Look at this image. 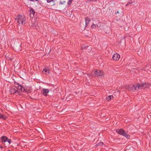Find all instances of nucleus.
Here are the masks:
<instances>
[{"label":"nucleus","mask_w":151,"mask_h":151,"mask_svg":"<svg viewBox=\"0 0 151 151\" xmlns=\"http://www.w3.org/2000/svg\"><path fill=\"white\" fill-rule=\"evenodd\" d=\"M95 74L97 76L98 78H101L104 77V72L99 70H97L95 72Z\"/></svg>","instance_id":"obj_5"},{"label":"nucleus","mask_w":151,"mask_h":151,"mask_svg":"<svg viewBox=\"0 0 151 151\" xmlns=\"http://www.w3.org/2000/svg\"><path fill=\"white\" fill-rule=\"evenodd\" d=\"M36 25H37V24H36V23L35 22L34 23H33L32 24L31 26L33 27H35L36 26Z\"/></svg>","instance_id":"obj_19"},{"label":"nucleus","mask_w":151,"mask_h":151,"mask_svg":"<svg viewBox=\"0 0 151 151\" xmlns=\"http://www.w3.org/2000/svg\"><path fill=\"white\" fill-rule=\"evenodd\" d=\"M0 147L1 148V149H2L3 148V147L2 146H0Z\"/></svg>","instance_id":"obj_25"},{"label":"nucleus","mask_w":151,"mask_h":151,"mask_svg":"<svg viewBox=\"0 0 151 151\" xmlns=\"http://www.w3.org/2000/svg\"><path fill=\"white\" fill-rule=\"evenodd\" d=\"M16 19L17 21V22L19 26H22L25 23L26 18L23 15H18Z\"/></svg>","instance_id":"obj_2"},{"label":"nucleus","mask_w":151,"mask_h":151,"mask_svg":"<svg viewBox=\"0 0 151 151\" xmlns=\"http://www.w3.org/2000/svg\"><path fill=\"white\" fill-rule=\"evenodd\" d=\"M117 13H119V11H117V12H116V14Z\"/></svg>","instance_id":"obj_26"},{"label":"nucleus","mask_w":151,"mask_h":151,"mask_svg":"<svg viewBox=\"0 0 151 151\" xmlns=\"http://www.w3.org/2000/svg\"><path fill=\"white\" fill-rule=\"evenodd\" d=\"M1 140L2 142H8L9 144H10L11 142V140L10 139H8L6 136H3L2 137Z\"/></svg>","instance_id":"obj_7"},{"label":"nucleus","mask_w":151,"mask_h":151,"mask_svg":"<svg viewBox=\"0 0 151 151\" xmlns=\"http://www.w3.org/2000/svg\"><path fill=\"white\" fill-rule=\"evenodd\" d=\"M104 143L102 142H100L99 143H98L97 144V146H102L103 145Z\"/></svg>","instance_id":"obj_20"},{"label":"nucleus","mask_w":151,"mask_h":151,"mask_svg":"<svg viewBox=\"0 0 151 151\" xmlns=\"http://www.w3.org/2000/svg\"><path fill=\"white\" fill-rule=\"evenodd\" d=\"M53 1V0H47V2L48 3H50Z\"/></svg>","instance_id":"obj_23"},{"label":"nucleus","mask_w":151,"mask_h":151,"mask_svg":"<svg viewBox=\"0 0 151 151\" xmlns=\"http://www.w3.org/2000/svg\"><path fill=\"white\" fill-rule=\"evenodd\" d=\"M87 47L86 46V45L84 44H83L81 46V49L82 50H83L85 49H86V48Z\"/></svg>","instance_id":"obj_18"},{"label":"nucleus","mask_w":151,"mask_h":151,"mask_svg":"<svg viewBox=\"0 0 151 151\" xmlns=\"http://www.w3.org/2000/svg\"><path fill=\"white\" fill-rule=\"evenodd\" d=\"M96 27V26L95 24H92L91 26V28H95Z\"/></svg>","instance_id":"obj_21"},{"label":"nucleus","mask_w":151,"mask_h":151,"mask_svg":"<svg viewBox=\"0 0 151 151\" xmlns=\"http://www.w3.org/2000/svg\"><path fill=\"white\" fill-rule=\"evenodd\" d=\"M91 50V47L87 46L86 48V50L87 52H89Z\"/></svg>","instance_id":"obj_16"},{"label":"nucleus","mask_w":151,"mask_h":151,"mask_svg":"<svg viewBox=\"0 0 151 151\" xmlns=\"http://www.w3.org/2000/svg\"><path fill=\"white\" fill-rule=\"evenodd\" d=\"M73 0H69L68 2V5H70L71 3H72V1Z\"/></svg>","instance_id":"obj_22"},{"label":"nucleus","mask_w":151,"mask_h":151,"mask_svg":"<svg viewBox=\"0 0 151 151\" xmlns=\"http://www.w3.org/2000/svg\"><path fill=\"white\" fill-rule=\"evenodd\" d=\"M42 72L45 74L48 75L50 73L49 70L48 68H45L43 69Z\"/></svg>","instance_id":"obj_12"},{"label":"nucleus","mask_w":151,"mask_h":151,"mask_svg":"<svg viewBox=\"0 0 151 151\" xmlns=\"http://www.w3.org/2000/svg\"><path fill=\"white\" fill-rule=\"evenodd\" d=\"M8 151H9V150Z\"/></svg>","instance_id":"obj_27"},{"label":"nucleus","mask_w":151,"mask_h":151,"mask_svg":"<svg viewBox=\"0 0 151 151\" xmlns=\"http://www.w3.org/2000/svg\"><path fill=\"white\" fill-rule=\"evenodd\" d=\"M10 92L12 94L15 93L16 95H20L21 92L30 93L31 91L30 90H28L25 89L24 87L21 85H18L17 87L15 86L12 87L10 90Z\"/></svg>","instance_id":"obj_1"},{"label":"nucleus","mask_w":151,"mask_h":151,"mask_svg":"<svg viewBox=\"0 0 151 151\" xmlns=\"http://www.w3.org/2000/svg\"><path fill=\"white\" fill-rule=\"evenodd\" d=\"M116 132L119 134L122 135L127 139H129L130 136L126 133L122 129H117Z\"/></svg>","instance_id":"obj_3"},{"label":"nucleus","mask_w":151,"mask_h":151,"mask_svg":"<svg viewBox=\"0 0 151 151\" xmlns=\"http://www.w3.org/2000/svg\"><path fill=\"white\" fill-rule=\"evenodd\" d=\"M114 97L113 96L111 95L108 96L106 98V99L108 101H110Z\"/></svg>","instance_id":"obj_15"},{"label":"nucleus","mask_w":151,"mask_h":151,"mask_svg":"<svg viewBox=\"0 0 151 151\" xmlns=\"http://www.w3.org/2000/svg\"><path fill=\"white\" fill-rule=\"evenodd\" d=\"M120 58V55L117 53H115L113 56V60L115 61L118 60Z\"/></svg>","instance_id":"obj_8"},{"label":"nucleus","mask_w":151,"mask_h":151,"mask_svg":"<svg viewBox=\"0 0 151 151\" xmlns=\"http://www.w3.org/2000/svg\"><path fill=\"white\" fill-rule=\"evenodd\" d=\"M35 12L34 10H30V16L33 18L34 17V15Z\"/></svg>","instance_id":"obj_13"},{"label":"nucleus","mask_w":151,"mask_h":151,"mask_svg":"<svg viewBox=\"0 0 151 151\" xmlns=\"http://www.w3.org/2000/svg\"><path fill=\"white\" fill-rule=\"evenodd\" d=\"M150 84L149 83H142L137 85L138 89H139L145 88H148L150 86Z\"/></svg>","instance_id":"obj_4"},{"label":"nucleus","mask_w":151,"mask_h":151,"mask_svg":"<svg viewBox=\"0 0 151 151\" xmlns=\"http://www.w3.org/2000/svg\"><path fill=\"white\" fill-rule=\"evenodd\" d=\"M137 86H135L133 85H128L127 87L128 89L132 92L134 91L136 89H137Z\"/></svg>","instance_id":"obj_6"},{"label":"nucleus","mask_w":151,"mask_h":151,"mask_svg":"<svg viewBox=\"0 0 151 151\" xmlns=\"http://www.w3.org/2000/svg\"><path fill=\"white\" fill-rule=\"evenodd\" d=\"M42 93L45 96H47V94L49 91L48 89H43L42 90Z\"/></svg>","instance_id":"obj_9"},{"label":"nucleus","mask_w":151,"mask_h":151,"mask_svg":"<svg viewBox=\"0 0 151 151\" xmlns=\"http://www.w3.org/2000/svg\"><path fill=\"white\" fill-rule=\"evenodd\" d=\"M30 1H38L39 0H30Z\"/></svg>","instance_id":"obj_24"},{"label":"nucleus","mask_w":151,"mask_h":151,"mask_svg":"<svg viewBox=\"0 0 151 151\" xmlns=\"http://www.w3.org/2000/svg\"><path fill=\"white\" fill-rule=\"evenodd\" d=\"M85 20L86 27H87L88 26L89 22L91 21V19L90 18L87 17L85 18Z\"/></svg>","instance_id":"obj_10"},{"label":"nucleus","mask_w":151,"mask_h":151,"mask_svg":"<svg viewBox=\"0 0 151 151\" xmlns=\"http://www.w3.org/2000/svg\"><path fill=\"white\" fill-rule=\"evenodd\" d=\"M66 3V1L65 0H60L59 2L60 4L63 5L64 4Z\"/></svg>","instance_id":"obj_17"},{"label":"nucleus","mask_w":151,"mask_h":151,"mask_svg":"<svg viewBox=\"0 0 151 151\" xmlns=\"http://www.w3.org/2000/svg\"><path fill=\"white\" fill-rule=\"evenodd\" d=\"M63 12L66 15H70L71 14L72 11L70 10H64Z\"/></svg>","instance_id":"obj_11"},{"label":"nucleus","mask_w":151,"mask_h":151,"mask_svg":"<svg viewBox=\"0 0 151 151\" xmlns=\"http://www.w3.org/2000/svg\"><path fill=\"white\" fill-rule=\"evenodd\" d=\"M7 117L5 115H3L0 113V118L2 119H6Z\"/></svg>","instance_id":"obj_14"}]
</instances>
